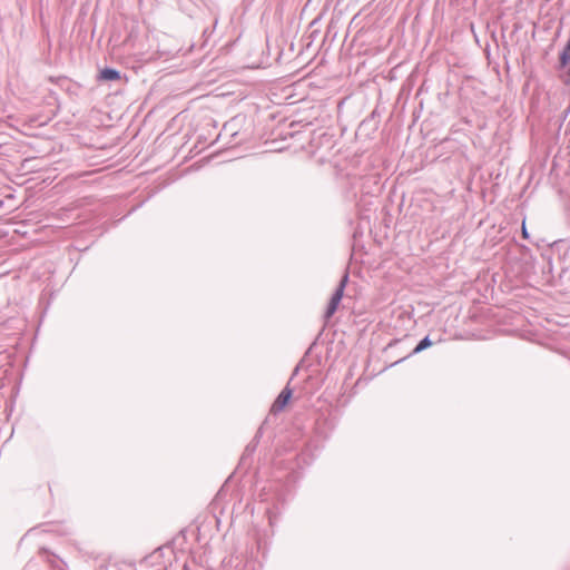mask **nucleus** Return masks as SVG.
Instances as JSON below:
<instances>
[{"mask_svg": "<svg viewBox=\"0 0 570 570\" xmlns=\"http://www.w3.org/2000/svg\"><path fill=\"white\" fill-rule=\"evenodd\" d=\"M292 390L288 389V387H285L281 393L279 395L277 396V399L274 401L273 405H272V409L271 411L273 413H279L282 412L286 406L287 404L289 403L291 399H292Z\"/></svg>", "mask_w": 570, "mask_h": 570, "instance_id": "obj_1", "label": "nucleus"}, {"mask_svg": "<svg viewBox=\"0 0 570 570\" xmlns=\"http://www.w3.org/2000/svg\"><path fill=\"white\" fill-rule=\"evenodd\" d=\"M343 292H344V283H342L340 285V287L336 289V292L334 293V295L332 296V298L330 301V304H328V307L326 311L327 317H331L337 309V306L343 297Z\"/></svg>", "mask_w": 570, "mask_h": 570, "instance_id": "obj_2", "label": "nucleus"}, {"mask_svg": "<svg viewBox=\"0 0 570 570\" xmlns=\"http://www.w3.org/2000/svg\"><path fill=\"white\" fill-rule=\"evenodd\" d=\"M99 79L101 80H119L120 79V73L119 71L115 70V69H110V68H105L100 71L99 73Z\"/></svg>", "mask_w": 570, "mask_h": 570, "instance_id": "obj_3", "label": "nucleus"}, {"mask_svg": "<svg viewBox=\"0 0 570 570\" xmlns=\"http://www.w3.org/2000/svg\"><path fill=\"white\" fill-rule=\"evenodd\" d=\"M432 341L426 336L416 345V347L414 348V353H420L423 350L432 346Z\"/></svg>", "mask_w": 570, "mask_h": 570, "instance_id": "obj_4", "label": "nucleus"}, {"mask_svg": "<svg viewBox=\"0 0 570 570\" xmlns=\"http://www.w3.org/2000/svg\"><path fill=\"white\" fill-rule=\"evenodd\" d=\"M522 237H523L524 239H528V238H529V233H528V230H527L525 222H524V220H523V223H522Z\"/></svg>", "mask_w": 570, "mask_h": 570, "instance_id": "obj_5", "label": "nucleus"}]
</instances>
